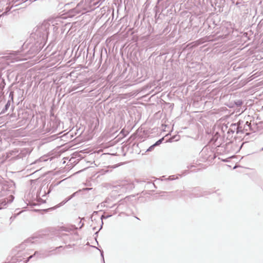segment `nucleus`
<instances>
[{
    "mask_svg": "<svg viewBox=\"0 0 263 263\" xmlns=\"http://www.w3.org/2000/svg\"><path fill=\"white\" fill-rule=\"evenodd\" d=\"M77 193V192L74 193L73 194H72L70 196L68 197L67 199H66L64 201H62L59 205L57 206V207H59L63 204H64L66 202H67L68 201L70 200L72 198H73L76 194Z\"/></svg>",
    "mask_w": 263,
    "mask_h": 263,
    "instance_id": "obj_5",
    "label": "nucleus"
},
{
    "mask_svg": "<svg viewBox=\"0 0 263 263\" xmlns=\"http://www.w3.org/2000/svg\"><path fill=\"white\" fill-rule=\"evenodd\" d=\"M37 254H38V253H37V252H35L33 255H31V256H30L29 257L28 260L29 259H31V258H32V257H33L35 256Z\"/></svg>",
    "mask_w": 263,
    "mask_h": 263,
    "instance_id": "obj_10",
    "label": "nucleus"
},
{
    "mask_svg": "<svg viewBox=\"0 0 263 263\" xmlns=\"http://www.w3.org/2000/svg\"><path fill=\"white\" fill-rule=\"evenodd\" d=\"M163 140V138H162L160 140H159L158 141H157L154 144V146H157V145H159V144H160L162 141Z\"/></svg>",
    "mask_w": 263,
    "mask_h": 263,
    "instance_id": "obj_6",
    "label": "nucleus"
},
{
    "mask_svg": "<svg viewBox=\"0 0 263 263\" xmlns=\"http://www.w3.org/2000/svg\"><path fill=\"white\" fill-rule=\"evenodd\" d=\"M250 123H249V122H246V123L245 126H246V125H247L248 127H249V126H250Z\"/></svg>",
    "mask_w": 263,
    "mask_h": 263,
    "instance_id": "obj_15",
    "label": "nucleus"
},
{
    "mask_svg": "<svg viewBox=\"0 0 263 263\" xmlns=\"http://www.w3.org/2000/svg\"><path fill=\"white\" fill-rule=\"evenodd\" d=\"M101 256H102V257L103 258V253H101Z\"/></svg>",
    "mask_w": 263,
    "mask_h": 263,
    "instance_id": "obj_18",
    "label": "nucleus"
},
{
    "mask_svg": "<svg viewBox=\"0 0 263 263\" xmlns=\"http://www.w3.org/2000/svg\"><path fill=\"white\" fill-rule=\"evenodd\" d=\"M10 105V101H8L5 105V110H7Z\"/></svg>",
    "mask_w": 263,
    "mask_h": 263,
    "instance_id": "obj_8",
    "label": "nucleus"
},
{
    "mask_svg": "<svg viewBox=\"0 0 263 263\" xmlns=\"http://www.w3.org/2000/svg\"><path fill=\"white\" fill-rule=\"evenodd\" d=\"M81 86V84H79L77 87L74 86L73 87V90H76L77 88H79Z\"/></svg>",
    "mask_w": 263,
    "mask_h": 263,
    "instance_id": "obj_14",
    "label": "nucleus"
},
{
    "mask_svg": "<svg viewBox=\"0 0 263 263\" xmlns=\"http://www.w3.org/2000/svg\"><path fill=\"white\" fill-rule=\"evenodd\" d=\"M79 7H80V4H78V5H77V7H76V8H75L73 10V11H74V12H77V13H80V12H81V11H80V10H79Z\"/></svg>",
    "mask_w": 263,
    "mask_h": 263,
    "instance_id": "obj_7",
    "label": "nucleus"
},
{
    "mask_svg": "<svg viewBox=\"0 0 263 263\" xmlns=\"http://www.w3.org/2000/svg\"><path fill=\"white\" fill-rule=\"evenodd\" d=\"M10 9H11V8H9L8 7H7L6 8V11L5 12H4L1 16L4 15L6 14L7 12L9 11L10 10Z\"/></svg>",
    "mask_w": 263,
    "mask_h": 263,
    "instance_id": "obj_11",
    "label": "nucleus"
},
{
    "mask_svg": "<svg viewBox=\"0 0 263 263\" xmlns=\"http://www.w3.org/2000/svg\"><path fill=\"white\" fill-rule=\"evenodd\" d=\"M262 150H263V148H262Z\"/></svg>",
    "mask_w": 263,
    "mask_h": 263,
    "instance_id": "obj_19",
    "label": "nucleus"
},
{
    "mask_svg": "<svg viewBox=\"0 0 263 263\" xmlns=\"http://www.w3.org/2000/svg\"><path fill=\"white\" fill-rule=\"evenodd\" d=\"M27 58H25L21 52L17 51L10 53L7 55L2 57L0 58L1 62H3L6 61L7 64L10 62H15L21 60H26Z\"/></svg>",
    "mask_w": 263,
    "mask_h": 263,
    "instance_id": "obj_1",
    "label": "nucleus"
},
{
    "mask_svg": "<svg viewBox=\"0 0 263 263\" xmlns=\"http://www.w3.org/2000/svg\"><path fill=\"white\" fill-rule=\"evenodd\" d=\"M236 104L237 106H240L242 104V101L238 100L237 102H236Z\"/></svg>",
    "mask_w": 263,
    "mask_h": 263,
    "instance_id": "obj_12",
    "label": "nucleus"
},
{
    "mask_svg": "<svg viewBox=\"0 0 263 263\" xmlns=\"http://www.w3.org/2000/svg\"><path fill=\"white\" fill-rule=\"evenodd\" d=\"M13 92L11 91L9 94V97H11V100H13Z\"/></svg>",
    "mask_w": 263,
    "mask_h": 263,
    "instance_id": "obj_13",
    "label": "nucleus"
},
{
    "mask_svg": "<svg viewBox=\"0 0 263 263\" xmlns=\"http://www.w3.org/2000/svg\"><path fill=\"white\" fill-rule=\"evenodd\" d=\"M26 243H27V241L24 242V243L22 244V246L23 247L24 245H25Z\"/></svg>",
    "mask_w": 263,
    "mask_h": 263,
    "instance_id": "obj_16",
    "label": "nucleus"
},
{
    "mask_svg": "<svg viewBox=\"0 0 263 263\" xmlns=\"http://www.w3.org/2000/svg\"><path fill=\"white\" fill-rule=\"evenodd\" d=\"M204 152V149H203L202 151V153H203Z\"/></svg>",
    "mask_w": 263,
    "mask_h": 263,
    "instance_id": "obj_17",
    "label": "nucleus"
},
{
    "mask_svg": "<svg viewBox=\"0 0 263 263\" xmlns=\"http://www.w3.org/2000/svg\"><path fill=\"white\" fill-rule=\"evenodd\" d=\"M42 33V34L40 35V36L43 39H45L47 36L48 32L47 31V27L46 25H42L41 26L37 27L36 30V33Z\"/></svg>",
    "mask_w": 263,
    "mask_h": 263,
    "instance_id": "obj_3",
    "label": "nucleus"
},
{
    "mask_svg": "<svg viewBox=\"0 0 263 263\" xmlns=\"http://www.w3.org/2000/svg\"><path fill=\"white\" fill-rule=\"evenodd\" d=\"M27 152L25 149H14L9 151L6 153V158L12 159H19L25 157Z\"/></svg>",
    "mask_w": 263,
    "mask_h": 263,
    "instance_id": "obj_2",
    "label": "nucleus"
},
{
    "mask_svg": "<svg viewBox=\"0 0 263 263\" xmlns=\"http://www.w3.org/2000/svg\"><path fill=\"white\" fill-rule=\"evenodd\" d=\"M9 198V199H7V201L5 199L4 201H3L1 203H0V209H2L5 206L8 202L11 203L12 202L14 199V197L12 195H11Z\"/></svg>",
    "mask_w": 263,
    "mask_h": 263,
    "instance_id": "obj_4",
    "label": "nucleus"
},
{
    "mask_svg": "<svg viewBox=\"0 0 263 263\" xmlns=\"http://www.w3.org/2000/svg\"><path fill=\"white\" fill-rule=\"evenodd\" d=\"M155 147V146H154V144L152 145V146H151L147 149V152H149V151H152L154 148Z\"/></svg>",
    "mask_w": 263,
    "mask_h": 263,
    "instance_id": "obj_9",
    "label": "nucleus"
}]
</instances>
